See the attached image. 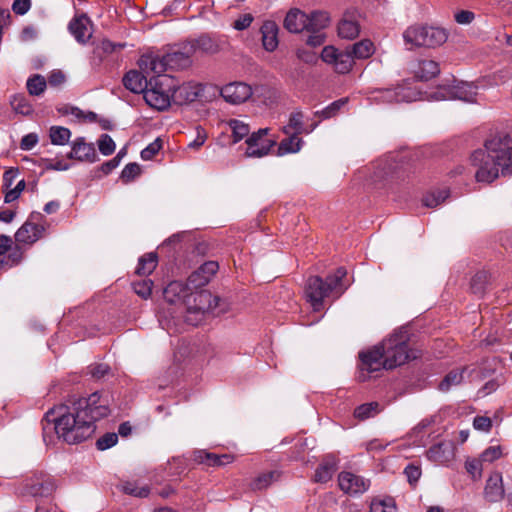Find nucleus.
<instances>
[{
    "instance_id": "obj_1",
    "label": "nucleus",
    "mask_w": 512,
    "mask_h": 512,
    "mask_svg": "<svg viewBox=\"0 0 512 512\" xmlns=\"http://www.w3.org/2000/svg\"><path fill=\"white\" fill-rule=\"evenodd\" d=\"M110 412L109 400L98 392L87 398L69 400V405L59 409L54 419L55 431L68 444L85 441L95 432V422Z\"/></svg>"
},
{
    "instance_id": "obj_2",
    "label": "nucleus",
    "mask_w": 512,
    "mask_h": 512,
    "mask_svg": "<svg viewBox=\"0 0 512 512\" xmlns=\"http://www.w3.org/2000/svg\"><path fill=\"white\" fill-rule=\"evenodd\" d=\"M471 163L476 168L477 182L491 183L500 175H512L511 139L502 134L489 138L484 148L472 153Z\"/></svg>"
},
{
    "instance_id": "obj_3",
    "label": "nucleus",
    "mask_w": 512,
    "mask_h": 512,
    "mask_svg": "<svg viewBox=\"0 0 512 512\" xmlns=\"http://www.w3.org/2000/svg\"><path fill=\"white\" fill-rule=\"evenodd\" d=\"M194 56L192 44L184 42L165 55L146 54L140 57L138 66L145 73L162 75L167 70L184 69L191 65Z\"/></svg>"
},
{
    "instance_id": "obj_4",
    "label": "nucleus",
    "mask_w": 512,
    "mask_h": 512,
    "mask_svg": "<svg viewBox=\"0 0 512 512\" xmlns=\"http://www.w3.org/2000/svg\"><path fill=\"white\" fill-rule=\"evenodd\" d=\"M346 274V269L339 267L333 275L327 277L326 281L319 276L308 279L305 293L314 311L321 310L324 298L331 293L339 297L346 290L347 286L342 282Z\"/></svg>"
},
{
    "instance_id": "obj_5",
    "label": "nucleus",
    "mask_w": 512,
    "mask_h": 512,
    "mask_svg": "<svg viewBox=\"0 0 512 512\" xmlns=\"http://www.w3.org/2000/svg\"><path fill=\"white\" fill-rule=\"evenodd\" d=\"M229 303L208 290L191 293L187 300L185 320L191 325H197L206 313L220 315L227 312Z\"/></svg>"
},
{
    "instance_id": "obj_6",
    "label": "nucleus",
    "mask_w": 512,
    "mask_h": 512,
    "mask_svg": "<svg viewBox=\"0 0 512 512\" xmlns=\"http://www.w3.org/2000/svg\"><path fill=\"white\" fill-rule=\"evenodd\" d=\"M380 346L384 355V369L396 368L415 358L409 349V335L405 329L395 330Z\"/></svg>"
},
{
    "instance_id": "obj_7",
    "label": "nucleus",
    "mask_w": 512,
    "mask_h": 512,
    "mask_svg": "<svg viewBox=\"0 0 512 512\" xmlns=\"http://www.w3.org/2000/svg\"><path fill=\"white\" fill-rule=\"evenodd\" d=\"M447 38L444 29L427 25H412L403 32V40L409 50L420 47L435 48L444 44Z\"/></svg>"
},
{
    "instance_id": "obj_8",
    "label": "nucleus",
    "mask_w": 512,
    "mask_h": 512,
    "mask_svg": "<svg viewBox=\"0 0 512 512\" xmlns=\"http://www.w3.org/2000/svg\"><path fill=\"white\" fill-rule=\"evenodd\" d=\"M54 478L44 472H35L18 488L20 496L49 497L56 490Z\"/></svg>"
},
{
    "instance_id": "obj_9",
    "label": "nucleus",
    "mask_w": 512,
    "mask_h": 512,
    "mask_svg": "<svg viewBox=\"0 0 512 512\" xmlns=\"http://www.w3.org/2000/svg\"><path fill=\"white\" fill-rule=\"evenodd\" d=\"M268 129L262 128L257 132L252 133L246 140V156L253 158H260L266 156L271 148L274 146L275 141L267 137Z\"/></svg>"
},
{
    "instance_id": "obj_10",
    "label": "nucleus",
    "mask_w": 512,
    "mask_h": 512,
    "mask_svg": "<svg viewBox=\"0 0 512 512\" xmlns=\"http://www.w3.org/2000/svg\"><path fill=\"white\" fill-rule=\"evenodd\" d=\"M222 98L230 104L239 105L248 101L253 95V88L245 82L235 81L220 89Z\"/></svg>"
},
{
    "instance_id": "obj_11",
    "label": "nucleus",
    "mask_w": 512,
    "mask_h": 512,
    "mask_svg": "<svg viewBox=\"0 0 512 512\" xmlns=\"http://www.w3.org/2000/svg\"><path fill=\"white\" fill-rule=\"evenodd\" d=\"M361 360V381L368 379L369 374L384 369V355L382 354L380 344L374 346L371 350L359 354Z\"/></svg>"
},
{
    "instance_id": "obj_12",
    "label": "nucleus",
    "mask_w": 512,
    "mask_h": 512,
    "mask_svg": "<svg viewBox=\"0 0 512 512\" xmlns=\"http://www.w3.org/2000/svg\"><path fill=\"white\" fill-rule=\"evenodd\" d=\"M339 488L346 494H363L370 487V481L352 472L343 471L338 475Z\"/></svg>"
},
{
    "instance_id": "obj_13",
    "label": "nucleus",
    "mask_w": 512,
    "mask_h": 512,
    "mask_svg": "<svg viewBox=\"0 0 512 512\" xmlns=\"http://www.w3.org/2000/svg\"><path fill=\"white\" fill-rule=\"evenodd\" d=\"M205 85L197 82H186L174 89L171 98L175 104L184 105L194 102L202 96Z\"/></svg>"
},
{
    "instance_id": "obj_14",
    "label": "nucleus",
    "mask_w": 512,
    "mask_h": 512,
    "mask_svg": "<svg viewBox=\"0 0 512 512\" xmlns=\"http://www.w3.org/2000/svg\"><path fill=\"white\" fill-rule=\"evenodd\" d=\"M159 76L158 74L145 73L141 68L140 71L131 70L127 72L123 78V84L126 89L133 93H144L152 80Z\"/></svg>"
},
{
    "instance_id": "obj_15",
    "label": "nucleus",
    "mask_w": 512,
    "mask_h": 512,
    "mask_svg": "<svg viewBox=\"0 0 512 512\" xmlns=\"http://www.w3.org/2000/svg\"><path fill=\"white\" fill-rule=\"evenodd\" d=\"M67 158L89 163L98 160L94 144L87 143L84 137H78L72 142L71 151L67 154Z\"/></svg>"
},
{
    "instance_id": "obj_16",
    "label": "nucleus",
    "mask_w": 512,
    "mask_h": 512,
    "mask_svg": "<svg viewBox=\"0 0 512 512\" xmlns=\"http://www.w3.org/2000/svg\"><path fill=\"white\" fill-rule=\"evenodd\" d=\"M195 289L192 284L183 283L182 281H172L164 289V297L170 303L183 302L187 305V300L191 296V293Z\"/></svg>"
},
{
    "instance_id": "obj_17",
    "label": "nucleus",
    "mask_w": 512,
    "mask_h": 512,
    "mask_svg": "<svg viewBox=\"0 0 512 512\" xmlns=\"http://www.w3.org/2000/svg\"><path fill=\"white\" fill-rule=\"evenodd\" d=\"M308 14L298 8H291L283 21V27L290 33L298 34L307 31Z\"/></svg>"
},
{
    "instance_id": "obj_18",
    "label": "nucleus",
    "mask_w": 512,
    "mask_h": 512,
    "mask_svg": "<svg viewBox=\"0 0 512 512\" xmlns=\"http://www.w3.org/2000/svg\"><path fill=\"white\" fill-rule=\"evenodd\" d=\"M455 446L452 441H443L429 448L427 457L438 464H447L454 458Z\"/></svg>"
},
{
    "instance_id": "obj_19",
    "label": "nucleus",
    "mask_w": 512,
    "mask_h": 512,
    "mask_svg": "<svg viewBox=\"0 0 512 512\" xmlns=\"http://www.w3.org/2000/svg\"><path fill=\"white\" fill-rule=\"evenodd\" d=\"M505 490L503 478L500 472H493L486 481L484 497L491 503H496L504 498Z\"/></svg>"
},
{
    "instance_id": "obj_20",
    "label": "nucleus",
    "mask_w": 512,
    "mask_h": 512,
    "mask_svg": "<svg viewBox=\"0 0 512 512\" xmlns=\"http://www.w3.org/2000/svg\"><path fill=\"white\" fill-rule=\"evenodd\" d=\"M475 372L476 370L474 368L470 369L469 367L453 369L445 375L439 383L438 389L442 392H447L451 388L460 385L466 377L472 378Z\"/></svg>"
},
{
    "instance_id": "obj_21",
    "label": "nucleus",
    "mask_w": 512,
    "mask_h": 512,
    "mask_svg": "<svg viewBox=\"0 0 512 512\" xmlns=\"http://www.w3.org/2000/svg\"><path fill=\"white\" fill-rule=\"evenodd\" d=\"M360 33V26L355 11H347L338 24V35L343 39H354Z\"/></svg>"
},
{
    "instance_id": "obj_22",
    "label": "nucleus",
    "mask_w": 512,
    "mask_h": 512,
    "mask_svg": "<svg viewBox=\"0 0 512 512\" xmlns=\"http://www.w3.org/2000/svg\"><path fill=\"white\" fill-rule=\"evenodd\" d=\"M143 94L146 103L157 110L168 108L172 100L171 96L157 85H149Z\"/></svg>"
},
{
    "instance_id": "obj_23",
    "label": "nucleus",
    "mask_w": 512,
    "mask_h": 512,
    "mask_svg": "<svg viewBox=\"0 0 512 512\" xmlns=\"http://www.w3.org/2000/svg\"><path fill=\"white\" fill-rule=\"evenodd\" d=\"M219 265L215 261H207L200 268L189 276V283L194 288L206 285L211 277L218 271Z\"/></svg>"
},
{
    "instance_id": "obj_24",
    "label": "nucleus",
    "mask_w": 512,
    "mask_h": 512,
    "mask_svg": "<svg viewBox=\"0 0 512 512\" xmlns=\"http://www.w3.org/2000/svg\"><path fill=\"white\" fill-rule=\"evenodd\" d=\"M89 23L90 20L85 14L76 16L70 21L68 29L77 42L85 44L91 38L92 33L88 29Z\"/></svg>"
},
{
    "instance_id": "obj_25",
    "label": "nucleus",
    "mask_w": 512,
    "mask_h": 512,
    "mask_svg": "<svg viewBox=\"0 0 512 512\" xmlns=\"http://www.w3.org/2000/svg\"><path fill=\"white\" fill-rule=\"evenodd\" d=\"M278 32L279 27L276 22L267 20L262 24L260 33L262 35V45L266 51L273 52L278 47Z\"/></svg>"
},
{
    "instance_id": "obj_26",
    "label": "nucleus",
    "mask_w": 512,
    "mask_h": 512,
    "mask_svg": "<svg viewBox=\"0 0 512 512\" xmlns=\"http://www.w3.org/2000/svg\"><path fill=\"white\" fill-rule=\"evenodd\" d=\"M44 231L43 226L32 222H25L16 232L15 240L18 243L32 244L36 242Z\"/></svg>"
},
{
    "instance_id": "obj_27",
    "label": "nucleus",
    "mask_w": 512,
    "mask_h": 512,
    "mask_svg": "<svg viewBox=\"0 0 512 512\" xmlns=\"http://www.w3.org/2000/svg\"><path fill=\"white\" fill-rule=\"evenodd\" d=\"M337 470V459L327 455L315 471L314 480L318 483L328 482Z\"/></svg>"
},
{
    "instance_id": "obj_28",
    "label": "nucleus",
    "mask_w": 512,
    "mask_h": 512,
    "mask_svg": "<svg viewBox=\"0 0 512 512\" xmlns=\"http://www.w3.org/2000/svg\"><path fill=\"white\" fill-rule=\"evenodd\" d=\"M385 102H410L414 100L413 92L405 87H397L394 89H384L379 91V96L377 97Z\"/></svg>"
},
{
    "instance_id": "obj_29",
    "label": "nucleus",
    "mask_w": 512,
    "mask_h": 512,
    "mask_svg": "<svg viewBox=\"0 0 512 512\" xmlns=\"http://www.w3.org/2000/svg\"><path fill=\"white\" fill-rule=\"evenodd\" d=\"M449 94L451 98L465 102H474L476 100L477 87L472 83L460 82L450 89Z\"/></svg>"
},
{
    "instance_id": "obj_30",
    "label": "nucleus",
    "mask_w": 512,
    "mask_h": 512,
    "mask_svg": "<svg viewBox=\"0 0 512 512\" xmlns=\"http://www.w3.org/2000/svg\"><path fill=\"white\" fill-rule=\"evenodd\" d=\"M440 72L439 64L433 60H420L413 68V73L420 80H430Z\"/></svg>"
},
{
    "instance_id": "obj_31",
    "label": "nucleus",
    "mask_w": 512,
    "mask_h": 512,
    "mask_svg": "<svg viewBox=\"0 0 512 512\" xmlns=\"http://www.w3.org/2000/svg\"><path fill=\"white\" fill-rule=\"evenodd\" d=\"M192 44L194 48V55L201 54H215L219 51V45L216 40L208 35H201L196 39L187 41Z\"/></svg>"
},
{
    "instance_id": "obj_32",
    "label": "nucleus",
    "mask_w": 512,
    "mask_h": 512,
    "mask_svg": "<svg viewBox=\"0 0 512 512\" xmlns=\"http://www.w3.org/2000/svg\"><path fill=\"white\" fill-rule=\"evenodd\" d=\"M157 264V254L154 252L147 253L139 258L135 272L139 276H148L155 270Z\"/></svg>"
},
{
    "instance_id": "obj_33",
    "label": "nucleus",
    "mask_w": 512,
    "mask_h": 512,
    "mask_svg": "<svg viewBox=\"0 0 512 512\" xmlns=\"http://www.w3.org/2000/svg\"><path fill=\"white\" fill-rule=\"evenodd\" d=\"M348 48L355 59L369 58L375 51L374 44L369 39L361 40Z\"/></svg>"
},
{
    "instance_id": "obj_34",
    "label": "nucleus",
    "mask_w": 512,
    "mask_h": 512,
    "mask_svg": "<svg viewBox=\"0 0 512 512\" xmlns=\"http://www.w3.org/2000/svg\"><path fill=\"white\" fill-rule=\"evenodd\" d=\"M307 31H322L330 22L328 13L314 11L308 15Z\"/></svg>"
},
{
    "instance_id": "obj_35",
    "label": "nucleus",
    "mask_w": 512,
    "mask_h": 512,
    "mask_svg": "<svg viewBox=\"0 0 512 512\" xmlns=\"http://www.w3.org/2000/svg\"><path fill=\"white\" fill-rule=\"evenodd\" d=\"M303 114L300 111L293 112L290 115L288 124L284 127V132L286 134L295 133V134H301L303 132L309 133L310 130H305L303 127ZM316 127L314 125L311 129V131Z\"/></svg>"
},
{
    "instance_id": "obj_36",
    "label": "nucleus",
    "mask_w": 512,
    "mask_h": 512,
    "mask_svg": "<svg viewBox=\"0 0 512 512\" xmlns=\"http://www.w3.org/2000/svg\"><path fill=\"white\" fill-rule=\"evenodd\" d=\"M280 478L278 471H270L267 473L260 474L250 484L252 490H263L269 487L273 482Z\"/></svg>"
},
{
    "instance_id": "obj_37",
    "label": "nucleus",
    "mask_w": 512,
    "mask_h": 512,
    "mask_svg": "<svg viewBox=\"0 0 512 512\" xmlns=\"http://www.w3.org/2000/svg\"><path fill=\"white\" fill-rule=\"evenodd\" d=\"M370 512H397V505L392 497L374 498L370 504Z\"/></svg>"
},
{
    "instance_id": "obj_38",
    "label": "nucleus",
    "mask_w": 512,
    "mask_h": 512,
    "mask_svg": "<svg viewBox=\"0 0 512 512\" xmlns=\"http://www.w3.org/2000/svg\"><path fill=\"white\" fill-rule=\"evenodd\" d=\"M49 137L53 145L63 146L71 138V131L62 126H52L49 130Z\"/></svg>"
},
{
    "instance_id": "obj_39",
    "label": "nucleus",
    "mask_w": 512,
    "mask_h": 512,
    "mask_svg": "<svg viewBox=\"0 0 512 512\" xmlns=\"http://www.w3.org/2000/svg\"><path fill=\"white\" fill-rule=\"evenodd\" d=\"M354 56L352 55L349 48L345 51H340L337 61L334 64V68L338 73H348L354 64Z\"/></svg>"
},
{
    "instance_id": "obj_40",
    "label": "nucleus",
    "mask_w": 512,
    "mask_h": 512,
    "mask_svg": "<svg viewBox=\"0 0 512 512\" xmlns=\"http://www.w3.org/2000/svg\"><path fill=\"white\" fill-rule=\"evenodd\" d=\"M301 144L302 140L298 137V134L293 133V135L280 142L278 154L285 155L288 153H296L301 149Z\"/></svg>"
},
{
    "instance_id": "obj_41",
    "label": "nucleus",
    "mask_w": 512,
    "mask_h": 512,
    "mask_svg": "<svg viewBox=\"0 0 512 512\" xmlns=\"http://www.w3.org/2000/svg\"><path fill=\"white\" fill-rule=\"evenodd\" d=\"M227 124L232 131L234 143H237L240 140H242L250 132V128H249L248 124L244 123L243 121H240L237 119H231L228 121Z\"/></svg>"
},
{
    "instance_id": "obj_42",
    "label": "nucleus",
    "mask_w": 512,
    "mask_h": 512,
    "mask_svg": "<svg viewBox=\"0 0 512 512\" xmlns=\"http://www.w3.org/2000/svg\"><path fill=\"white\" fill-rule=\"evenodd\" d=\"M380 412V406L377 402L365 403L358 406L354 411V416L360 420L374 417Z\"/></svg>"
},
{
    "instance_id": "obj_43",
    "label": "nucleus",
    "mask_w": 512,
    "mask_h": 512,
    "mask_svg": "<svg viewBox=\"0 0 512 512\" xmlns=\"http://www.w3.org/2000/svg\"><path fill=\"white\" fill-rule=\"evenodd\" d=\"M46 86L45 78L38 74L27 80V89L31 95L39 96L45 91Z\"/></svg>"
},
{
    "instance_id": "obj_44",
    "label": "nucleus",
    "mask_w": 512,
    "mask_h": 512,
    "mask_svg": "<svg viewBox=\"0 0 512 512\" xmlns=\"http://www.w3.org/2000/svg\"><path fill=\"white\" fill-rule=\"evenodd\" d=\"M122 491L126 494L143 498L149 495L150 489L148 486L140 487L136 482L128 481L122 484Z\"/></svg>"
},
{
    "instance_id": "obj_45",
    "label": "nucleus",
    "mask_w": 512,
    "mask_h": 512,
    "mask_svg": "<svg viewBox=\"0 0 512 512\" xmlns=\"http://www.w3.org/2000/svg\"><path fill=\"white\" fill-rule=\"evenodd\" d=\"M448 197V191L447 190H439L435 192H431L427 194L423 198V204L426 207L434 208L440 205L445 201V199Z\"/></svg>"
},
{
    "instance_id": "obj_46",
    "label": "nucleus",
    "mask_w": 512,
    "mask_h": 512,
    "mask_svg": "<svg viewBox=\"0 0 512 512\" xmlns=\"http://www.w3.org/2000/svg\"><path fill=\"white\" fill-rule=\"evenodd\" d=\"M482 463H484L481 458H468L465 461V469L467 473L472 477L474 480H478L482 476Z\"/></svg>"
},
{
    "instance_id": "obj_47",
    "label": "nucleus",
    "mask_w": 512,
    "mask_h": 512,
    "mask_svg": "<svg viewBox=\"0 0 512 512\" xmlns=\"http://www.w3.org/2000/svg\"><path fill=\"white\" fill-rule=\"evenodd\" d=\"M195 461L206 464L208 466H219V455L215 453L206 452L203 450L197 451L194 454Z\"/></svg>"
},
{
    "instance_id": "obj_48",
    "label": "nucleus",
    "mask_w": 512,
    "mask_h": 512,
    "mask_svg": "<svg viewBox=\"0 0 512 512\" xmlns=\"http://www.w3.org/2000/svg\"><path fill=\"white\" fill-rule=\"evenodd\" d=\"M503 455L502 448L500 445H492L486 448L480 455L481 460L484 463H492Z\"/></svg>"
},
{
    "instance_id": "obj_49",
    "label": "nucleus",
    "mask_w": 512,
    "mask_h": 512,
    "mask_svg": "<svg viewBox=\"0 0 512 512\" xmlns=\"http://www.w3.org/2000/svg\"><path fill=\"white\" fill-rule=\"evenodd\" d=\"M118 442V434L114 432H109L104 435H102L97 441H96V447L98 450L104 451L107 450L114 445H116Z\"/></svg>"
},
{
    "instance_id": "obj_50",
    "label": "nucleus",
    "mask_w": 512,
    "mask_h": 512,
    "mask_svg": "<svg viewBox=\"0 0 512 512\" xmlns=\"http://www.w3.org/2000/svg\"><path fill=\"white\" fill-rule=\"evenodd\" d=\"M97 143L99 151L105 156H109L115 151V142L108 134H102Z\"/></svg>"
},
{
    "instance_id": "obj_51",
    "label": "nucleus",
    "mask_w": 512,
    "mask_h": 512,
    "mask_svg": "<svg viewBox=\"0 0 512 512\" xmlns=\"http://www.w3.org/2000/svg\"><path fill=\"white\" fill-rule=\"evenodd\" d=\"M23 252L18 248L10 250L9 254L0 260V267H12L21 262Z\"/></svg>"
},
{
    "instance_id": "obj_52",
    "label": "nucleus",
    "mask_w": 512,
    "mask_h": 512,
    "mask_svg": "<svg viewBox=\"0 0 512 512\" xmlns=\"http://www.w3.org/2000/svg\"><path fill=\"white\" fill-rule=\"evenodd\" d=\"M11 105L17 113L28 115L32 112V107L24 96H14Z\"/></svg>"
},
{
    "instance_id": "obj_53",
    "label": "nucleus",
    "mask_w": 512,
    "mask_h": 512,
    "mask_svg": "<svg viewBox=\"0 0 512 512\" xmlns=\"http://www.w3.org/2000/svg\"><path fill=\"white\" fill-rule=\"evenodd\" d=\"M152 286L153 282L150 279H143L133 283L135 293L144 299H147L151 295Z\"/></svg>"
},
{
    "instance_id": "obj_54",
    "label": "nucleus",
    "mask_w": 512,
    "mask_h": 512,
    "mask_svg": "<svg viewBox=\"0 0 512 512\" xmlns=\"http://www.w3.org/2000/svg\"><path fill=\"white\" fill-rule=\"evenodd\" d=\"M162 148V140L155 139L146 148L141 151V158L145 161L151 160Z\"/></svg>"
},
{
    "instance_id": "obj_55",
    "label": "nucleus",
    "mask_w": 512,
    "mask_h": 512,
    "mask_svg": "<svg viewBox=\"0 0 512 512\" xmlns=\"http://www.w3.org/2000/svg\"><path fill=\"white\" fill-rule=\"evenodd\" d=\"M141 172L140 166L137 163L127 164L121 172V179L124 182H130L135 179Z\"/></svg>"
},
{
    "instance_id": "obj_56",
    "label": "nucleus",
    "mask_w": 512,
    "mask_h": 512,
    "mask_svg": "<svg viewBox=\"0 0 512 512\" xmlns=\"http://www.w3.org/2000/svg\"><path fill=\"white\" fill-rule=\"evenodd\" d=\"M346 104V99H340L337 101H334L329 106H327L325 109H323L321 112H317V114H320L322 118L327 119L330 117H333L336 115V113L339 111V109Z\"/></svg>"
},
{
    "instance_id": "obj_57",
    "label": "nucleus",
    "mask_w": 512,
    "mask_h": 512,
    "mask_svg": "<svg viewBox=\"0 0 512 512\" xmlns=\"http://www.w3.org/2000/svg\"><path fill=\"white\" fill-rule=\"evenodd\" d=\"M404 474L406 475L408 482L411 485H415L421 476V469L417 465L408 464L404 469Z\"/></svg>"
},
{
    "instance_id": "obj_58",
    "label": "nucleus",
    "mask_w": 512,
    "mask_h": 512,
    "mask_svg": "<svg viewBox=\"0 0 512 512\" xmlns=\"http://www.w3.org/2000/svg\"><path fill=\"white\" fill-rule=\"evenodd\" d=\"M340 51L333 46H326L321 52V59L328 64H335Z\"/></svg>"
},
{
    "instance_id": "obj_59",
    "label": "nucleus",
    "mask_w": 512,
    "mask_h": 512,
    "mask_svg": "<svg viewBox=\"0 0 512 512\" xmlns=\"http://www.w3.org/2000/svg\"><path fill=\"white\" fill-rule=\"evenodd\" d=\"M196 132V138L188 144V148L194 150H198L202 147L207 140V133L203 128L197 127Z\"/></svg>"
},
{
    "instance_id": "obj_60",
    "label": "nucleus",
    "mask_w": 512,
    "mask_h": 512,
    "mask_svg": "<svg viewBox=\"0 0 512 512\" xmlns=\"http://www.w3.org/2000/svg\"><path fill=\"white\" fill-rule=\"evenodd\" d=\"M24 188H25V181L24 180L19 181L14 189L9 190L5 194L4 201L6 203H11V202L15 201L16 199L19 198V196H20L21 192L24 190Z\"/></svg>"
},
{
    "instance_id": "obj_61",
    "label": "nucleus",
    "mask_w": 512,
    "mask_h": 512,
    "mask_svg": "<svg viewBox=\"0 0 512 512\" xmlns=\"http://www.w3.org/2000/svg\"><path fill=\"white\" fill-rule=\"evenodd\" d=\"M311 34L308 36L306 43L311 47H319L324 44L326 37L321 31H309Z\"/></svg>"
},
{
    "instance_id": "obj_62",
    "label": "nucleus",
    "mask_w": 512,
    "mask_h": 512,
    "mask_svg": "<svg viewBox=\"0 0 512 512\" xmlns=\"http://www.w3.org/2000/svg\"><path fill=\"white\" fill-rule=\"evenodd\" d=\"M473 426L476 430L488 432L492 427V422L489 417L477 416L474 418Z\"/></svg>"
},
{
    "instance_id": "obj_63",
    "label": "nucleus",
    "mask_w": 512,
    "mask_h": 512,
    "mask_svg": "<svg viewBox=\"0 0 512 512\" xmlns=\"http://www.w3.org/2000/svg\"><path fill=\"white\" fill-rule=\"evenodd\" d=\"M38 143V136L35 133H29L25 135L20 142V148L28 151L36 146Z\"/></svg>"
},
{
    "instance_id": "obj_64",
    "label": "nucleus",
    "mask_w": 512,
    "mask_h": 512,
    "mask_svg": "<svg viewBox=\"0 0 512 512\" xmlns=\"http://www.w3.org/2000/svg\"><path fill=\"white\" fill-rule=\"evenodd\" d=\"M31 7L30 0H14L12 4V10L17 15L26 14Z\"/></svg>"
}]
</instances>
